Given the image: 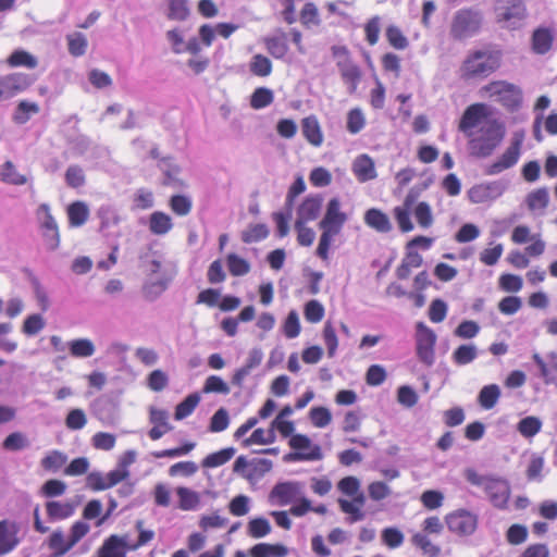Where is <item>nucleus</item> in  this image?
I'll return each mask as SVG.
<instances>
[{"label": "nucleus", "mask_w": 557, "mask_h": 557, "mask_svg": "<svg viewBox=\"0 0 557 557\" xmlns=\"http://www.w3.org/2000/svg\"><path fill=\"white\" fill-rule=\"evenodd\" d=\"M502 66V53L495 50H470L458 67V77L465 83L484 81Z\"/></svg>", "instance_id": "nucleus-1"}, {"label": "nucleus", "mask_w": 557, "mask_h": 557, "mask_svg": "<svg viewBox=\"0 0 557 557\" xmlns=\"http://www.w3.org/2000/svg\"><path fill=\"white\" fill-rule=\"evenodd\" d=\"M465 478L470 484L482 486L494 507L499 509L507 507L510 497V486L506 480L482 475L472 468L466 469Z\"/></svg>", "instance_id": "nucleus-2"}, {"label": "nucleus", "mask_w": 557, "mask_h": 557, "mask_svg": "<svg viewBox=\"0 0 557 557\" xmlns=\"http://www.w3.org/2000/svg\"><path fill=\"white\" fill-rule=\"evenodd\" d=\"M505 136V126L496 119L487 120L479 129V135L469 140L471 153L485 158L493 153Z\"/></svg>", "instance_id": "nucleus-3"}, {"label": "nucleus", "mask_w": 557, "mask_h": 557, "mask_svg": "<svg viewBox=\"0 0 557 557\" xmlns=\"http://www.w3.org/2000/svg\"><path fill=\"white\" fill-rule=\"evenodd\" d=\"M331 53L336 62L341 78L347 85L350 94H355L362 78L361 67L354 61L349 49L343 45L331 47Z\"/></svg>", "instance_id": "nucleus-4"}, {"label": "nucleus", "mask_w": 557, "mask_h": 557, "mask_svg": "<svg viewBox=\"0 0 557 557\" xmlns=\"http://www.w3.org/2000/svg\"><path fill=\"white\" fill-rule=\"evenodd\" d=\"M481 92L495 98L510 112L517 111L522 103V90L519 86L507 81H492L481 88Z\"/></svg>", "instance_id": "nucleus-5"}, {"label": "nucleus", "mask_w": 557, "mask_h": 557, "mask_svg": "<svg viewBox=\"0 0 557 557\" xmlns=\"http://www.w3.org/2000/svg\"><path fill=\"white\" fill-rule=\"evenodd\" d=\"M481 26V12L471 8H463L455 12L449 34L455 40H465L479 33Z\"/></svg>", "instance_id": "nucleus-6"}, {"label": "nucleus", "mask_w": 557, "mask_h": 557, "mask_svg": "<svg viewBox=\"0 0 557 557\" xmlns=\"http://www.w3.org/2000/svg\"><path fill=\"white\" fill-rule=\"evenodd\" d=\"M448 530L458 536H469L478 528V516L467 509H457L445 516Z\"/></svg>", "instance_id": "nucleus-7"}, {"label": "nucleus", "mask_w": 557, "mask_h": 557, "mask_svg": "<svg viewBox=\"0 0 557 557\" xmlns=\"http://www.w3.org/2000/svg\"><path fill=\"white\" fill-rule=\"evenodd\" d=\"M289 446L295 453L284 457L286 461H314L322 459L320 446L311 445L310 438L305 434H295L289 440Z\"/></svg>", "instance_id": "nucleus-8"}, {"label": "nucleus", "mask_w": 557, "mask_h": 557, "mask_svg": "<svg viewBox=\"0 0 557 557\" xmlns=\"http://www.w3.org/2000/svg\"><path fill=\"white\" fill-rule=\"evenodd\" d=\"M37 215L40 220L39 228L47 249H58L61 242L60 231L55 219L51 214L49 205L41 203L37 209Z\"/></svg>", "instance_id": "nucleus-9"}, {"label": "nucleus", "mask_w": 557, "mask_h": 557, "mask_svg": "<svg viewBox=\"0 0 557 557\" xmlns=\"http://www.w3.org/2000/svg\"><path fill=\"white\" fill-rule=\"evenodd\" d=\"M436 335L423 322L417 324V356L421 362L432 366L435 359Z\"/></svg>", "instance_id": "nucleus-10"}, {"label": "nucleus", "mask_w": 557, "mask_h": 557, "mask_svg": "<svg viewBox=\"0 0 557 557\" xmlns=\"http://www.w3.org/2000/svg\"><path fill=\"white\" fill-rule=\"evenodd\" d=\"M496 12L497 22L513 29L525 17L527 8L522 0H502Z\"/></svg>", "instance_id": "nucleus-11"}, {"label": "nucleus", "mask_w": 557, "mask_h": 557, "mask_svg": "<svg viewBox=\"0 0 557 557\" xmlns=\"http://www.w3.org/2000/svg\"><path fill=\"white\" fill-rule=\"evenodd\" d=\"M490 115L488 107L485 103L476 102L466 108L463 111L459 124V132L463 133L468 137L473 136V129L480 125L483 119Z\"/></svg>", "instance_id": "nucleus-12"}, {"label": "nucleus", "mask_w": 557, "mask_h": 557, "mask_svg": "<svg viewBox=\"0 0 557 557\" xmlns=\"http://www.w3.org/2000/svg\"><path fill=\"white\" fill-rule=\"evenodd\" d=\"M522 148V138H513L507 149L493 163H491L485 173L487 175H497L517 164Z\"/></svg>", "instance_id": "nucleus-13"}, {"label": "nucleus", "mask_w": 557, "mask_h": 557, "mask_svg": "<svg viewBox=\"0 0 557 557\" xmlns=\"http://www.w3.org/2000/svg\"><path fill=\"white\" fill-rule=\"evenodd\" d=\"M347 215L341 210V202L337 198H332L327 202L326 212L320 221L319 226L322 231L337 235L345 222Z\"/></svg>", "instance_id": "nucleus-14"}, {"label": "nucleus", "mask_w": 557, "mask_h": 557, "mask_svg": "<svg viewBox=\"0 0 557 557\" xmlns=\"http://www.w3.org/2000/svg\"><path fill=\"white\" fill-rule=\"evenodd\" d=\"M18 527L14 521H0V556L11 553L20 543Z\"/></svg>", "instance_id": "nucleus-15"}, {"label": "nucleus", "mask_w": 557, "mask_h": 557, "mask_svg": "<svg viewBox=\"0 0 557 557\" xmlns=\"http://www.w3.org/2000/svg\"><path fill=\"white\" fill-rule=\"evenodd\" d=\"M126 539L119 535H110L98 549V557H125L131 550Z\"/></svg>", "instance_id": "nucleus-16"}, {"label": "nucleus", "mask_w": 557, "mask_h": 557, "mask_svg": "<svg viewBox=\"0 0 557 557\" xmlns=\"http://www.w3.org/2000/svg\"><path fill=\"white\" fill-rule=\"evenodd\" d=\"M366 225L377 233L386 234L393 230L389 216L377 208H370L364 212Z\"/></svg>", "instance_id": "nucleus-17"}, {"label": "nucleus", "mask_w": 557, "mask_h": 557, "mask_svg": "<svg viewBox=\"0 0 557 557\" xmlns=\"http://www.w3.org/2000/svg\"><path fill=\"white\" fill-rule=\"evenodd\" d=\"M352 173L360 183L374 180L376 171L372 158L368 154L357 157L352 163Z\"/></svg>", "instance_id": "nucleus-18"}, {"label": "nucleus", "mask_w": 557, "mask_h": 557, "mask_svg": "<svg viewBox=\"0 0 557 557\" xmlns=\"http://www.w3.org/2000/svg\"><path fill=\"white\" fill-rule=\"evenodd\" d=\"M322 198L319 196H308L304 199L297 210L296 221L310 222L315 220L321 211Z\"/></svg>", "instance_id": "nucleus-19"}, {"label": "nucleus", "mask_w": 557, "mask_h": 557, "mask_svg": "<svg viewBox=\"0 0 557 557\" xmlns=\"http://www.w3.org/2000/svg\"><path fill=\"white\" fill-rule=\"evenodd\" d=\"M45 507L50 521L65 520L75 512V505L70 500H49L46 503Z\"/></svg>", "instance_id": "nucleus-20"}, {"label": "nucleus", "mask_w": 557, "mask_h": 557, "mask_svg": "<svg viewBox=\"0 0 557 557\" xmlns=\"http://www.w3.org/2000/svg\"><path fill=\"white\" fill-rule=\"evenodd\" d=\"M413 202L414 196L411 193H409L404 200V206H398L393 209L394 218L398 224L399 230L403 233H409L413 230V224L411 222L409 212Z\"/></svg>", "instance_id": "nucleus-21"}, {"label": "nucleus", "mask_w": 557, "mask_h": 557, "mask_svg": "<svg viewBox=\"0 0 557 557\" xmlns=\"http://www.w3.org/2000/svg\"><path fill=\"white\" fill-rule=\"evenodd\" d=\"M301 131L304 137L314 147H320L323 143V133L320 123L314 115L307 116L301 121Z\"/></svg>", "instance_id": "nucleus-22"}, {"label": "nucleus", "mask_w": 557, "mask_h": 557, "mask_svg": "<svg viewBox=\"0 0 557 557\" xmlns=\"http://www.w3.org/2000/svg\"><path fill=\"white\" fill-rule=\"evenodd\" d=\"M300 492L298 482H284L276 484L271 491V498L277 500L280 505L289 504Z\"/></svg>", "instance_id": "nucleus-23"}, {"label": "nucleus", "mask_w": 557, "mask_h": 557, "mask_svg": "<svg viewBox=\"0 0 557 557\" xmlns=\"http://www.w3.org/2000/svg\"><path fill=\"white\" fill-rule=\"evenodd\" d=\"M554 41V36L549 28L540 27L532 35V50L537 54L547 53Z\"/></svg>", "instance_id": "nucleus-24"}, {"label": "nucleus", "mask_w": 557, "mask_h": 557, "mask_svg": "<svg viewBox=\"0 0 557 557\" xmlns=\"http://www.w3.org/2000/svg\"><path fill=\"white\" fill-rule=\"evenodd\" d=\"M69 225L71 227H81L89 218V209L83 201H74L66 209Z\"/></svg>", "instance_id": "nucleus-25"}, {"label": "nucleus", "mask_w": 557, "mask_h": 557, "mask_svg": "<svg viewBox=\"0 0 557 557\" xmlns=\"http://www.w3.org/2000/svg\"><path fill=\"white\" fill-rule=\"evenodd\" d=\"M267 51L275 59H283L288 52L287 36L281 33L263 39Z\"/></svg>", "instance_id": "nucleus-26"}, {"label": "nucleus", "mask_w": 557, "mask_h": 557, "mask_svg": "<svg viewBox=\"0 0 557 557\" xmlns=\"http://www.w3.org/2000/svg\"><path fill=\"white\" fill-rule=\"evenodd\" d=\"M497 185L495 183L479 184L470 188L468 191L469 200L472 203H484L495 197Z\"/></svg>", "instance_id": "nucleus-27"}, {"label": "nucleus", "mask_w": 557, "mask_h": 557, "mask_svg": "<svg viewBox=\"0 0 557 557\" xmlns=\"http://www.w3.org/2000/svg\"><path fill=\"white\" fill-rule=\"evenodd\" d=\"M525 203L531 212L544 211L549 203V195L547 188L540 187L529 193L525 197Z\"/></svg>", "instance_id": "nucleus-28"}, {"label": "nucleus", "mask_w": 557, "mask_h": 557, "mask_svg": "<svg viewBox=\"0 0 557 557\" xmlns=\"http://www.w3.org/2000/svg\"><path fill=\"white\" fill-rule=\"evenodd\" d=\"M173 227L172 219L162 211H154L149 218V230L154 235H164Z\"/></svg>", "instance_id": "nucleus-29"}, {"label": "nucleus", "mask_w": 557, "mask_h": 557, "mask_svg": "<svg viewBox=\"0 0 557 557\" xmlns=\"http://www.w3.org/2000/svg\"><path fill=\"white\" fill-rule=\"evenodd\" d=\"M176 495L178 497V507L184 511L196 510L200 505V495L199 493L185 487L178 486L176 490Z\"/></svg>", "instance_id": "nucleus-30"}, {"label": "nucleus", "mask_w": 557, "mask_h": 557, "mask_svg": "<svg viewBox=\"0 0 557 557\" xmlns=\"http://www.w3.org/2000/svg\"><path fill=\"white\" fill-rule=\"evenodd\" d=\"M288 550L283 544L259 543L251 547V557H286Z\"/></svg>", "instance_id": "nucleus-31"}, {"label": "nucleus", "mask_w": 557, "mask_h": 557, "mask_svg": "<svg viewBox=\"0 0 557 557\" xmlns=\"http://www.w3.org/2000/svg\"><path fill=\"white\" fill-rule=\"evenodd\" d=\"M7 64L10 67H26L35 69L38 65V60L35 55L23 49L14 50L7 59Z\"/></svg>", "instance_id": "nucleus-32"}, {"label": "nucleus", "mask_w": 557, "mask_h": 557, "mask_svg": "<svg viewBox=\"0 0 557 557\" xmlns=\"http://www.w3.org/2000/svg\"><path fill=\"white\" fill-rule=\"evenodd\" d=\"M0 181L15 186L25 185L27 183V176L21 174L12 161H5L0 166Z\"/></svg>", "instance_id": "nucleus-33"}, {"label": "nucleus", "mask_w": 557, "mask_h": 557, "mask_svg": "<svg viewBox=\"0 0 557 557\" xmlns=\"http://www.w3.org/2000/svg\"><path fill=\"white\" fill-rule=\"evenodd\" d=\"M236 450L233 447L223 448L219 451L211 453L206 456L201 466L203 468H218L228 462L235 455Z\"/></svg>", "instance_id": "nucleus-34"}, {"label": "nucleus", "mask_w": 557, "mask_h": 557, "mask_svg": "<svg viewBox=\"0 0 557 557\" xmlns=\"http://www.w3.org/2000/svg\"><path fill=\"white\" fill-rule=\"evenodd\" d=\"M168 13L166 17L171 21L183 22L190 15L188 0H166Z\"/></svg>", "instance_id": "nucleus-35"}, {"label": "nucleus", "mask_w": 557, "mask_h": 557, "mask_svg": "<svg viewBox=\"0 0 557 557\" xmlns=\"http://www.w3.org/2000/svg\"><path fill=\"white\" fill-rule=\"evenodd\" d=\"M226 265L232 276H244L251 270L249 261L235 252L226 256Z\"/></svg>", "instance_id": "nucleus-36"}, {"label": "nucleus", "mask_w": 557, "mask_h": 557, "mask_svg": "<svg viewBox=\"0 0 557 557\" xmlns=\"http://www.w3.org/2000/svg\"><path fill=\"white\" fill-rule=\"evenodd\" d=\"M411 543L429 557H438L441 554V547L434 544L424 533H414L411 536Z\"/></svg>", "instance_id": "nucleus-37"}, {"label": "nucleus", "mask_w": 557, "mask_h": 557, "mask_svg": "<svg viewBox=\"0 0 557 557\" xmlns=\"http://www.w3.org/2000/svg\"><path fill=\"white\" fill-rule=\"evenodd\" d=\"M500 397V389L496 384L483 386L478 396V401L483 409H492Z\"/></svg>", "instance_id": "nucleus-38"}, {"label": "nucleus", "mask_w": 557, "mask_h": 557, "mask_svg": "<svg viewBox=\"0 0 557 557\" xmlns=\"http://www.w3.org/2000/svg\"><path fill=\"white\" fill-rule=\"evenodd\" d=\"M276 440L275 432L272 428L269 430L256 429L251 435L242 442L243 447H249L253 444L268 445L274 443Z\"/></svg>", "instance_id": "nucleus-39"}, {"label": "nucleus", "mask_w": 557, "mask_h": 557, "mask_svg": "<svg viewBox=\"0 0 557 557\" xmlns=\"http://www.w3.org/2000/svg\"><path fill=\"white\" fill-rule=\"evenodd\" d=\"M249 70L251 74L258 77H267L269 76L273 71V65L271 60L261 54H255L249 63Z\"/></svg>", "instance_id": "nucleus-40"}, {"label": "nucleus", "mask_w": 557, "mask_h": 557, "mask_svg": "<svg viewBox=\"0 0 557 557\" xmlns=\"http://www.w3.org/2000/svg\"><path fill=\"white\" fill-rule=\"evenodd\" d=\"M49 548L53 552V557H61L66 554L74 545L69 539H64L61 531H54L51 533L48 542Z\"/></svg>", "instance_id": "nucleus-41"}, {"label": "nucleus", "mask_w": 557, "mask_h": 557, "mask_svg": "<svg viewBox=\"0 0 557 557\" xmlns=\"http://www.w3.org/2000/svg\"><path fill=\"white\" fill-rule=\"evenodd\" d=\"M200 403V396L198 393L189 394L183 401L175 407L174 418L180 421L190 416L198 404Z\"/></svg>", "instance_id": "nucleus-42"}, {"label": "nucleus", "mask_w": 557, "mask_h": 557, "mask_svg": "<svg viewBox=\"0 0 557 557\" xmlns=\"http://www.w3.org/2000/svg\"><path fill=\"white\" fill-rule=\"evenodd\" d=\"M70 354L75 358H87L95 354V345L88 338L73 339L69 343Z\"/></svg>", "instance_id": "nucleus-43"}, {"label": "nucleus", "mask_w": 557, "mask_h": 557, "mask_svg": "<svg viewBox=\"0 0 557 557\" xmlns=\"http://www.w3.org/2000/svg\"><path fill=\"white\" fill-rule=\"evenodd\" d=\"M274 100V94L270 88L258 87L250 96V107L255 110L270 106Z\"/></svg>", "instance_id": "nucleus-44"}, {"label": "nucleus", "mask_w": 557, "mask_h": 557, "mask_svg": "<svg viewBox=\"0 0 557 557\" xmlns=\"http://www.w3.org/2000/svg\"><path fill=\"white\" fill-rule=\"evenodd\" d=\"M269 236V228L265 224L258 223L249 225L242 232V240L245 244L258 243Z\"/></svg>", "instance_id": "nucleus-45"}, {"label": "nucleus", "mask_w": 557, "mask_h": 557, "mask_svg": "<svg viewBox=\"0 0 557 557\" xmlns=\"http://www.w3.org/2000/svg\"><path fill=\"white\" fill-rule=\"evenodd\" d=\"M273 463L269 459L255 458L249 462V470L245 473V478L248 480H255L263 476L265 473L271 471Z\"/></svg>", "instance_id": "nucleus-46"}, {"label": "nucleus", "mask_w": 557, "mask_h": 557, "mask_svg": "<svg viewBox=\"0 0 557 557\" xmlns=\"http://www.w3.org/2000/svg\"><path fill=\"white\" fill-rule=\"evenodd\" d=\"M271 532V525L268 519L263 517L253 518L248 522L247 533L252 539H261Z\"/></svg>", "instance_id": "nucleus-47"}, {"label": "nucleus", "mask_w": 557, "mask_h": 557, "mask_svg": "<svg viewBox=\"0 0 557 557\" xmlns=\"http://www.w3.org/2000/svg\"><path fill=\"white\" fill-rule=\"evenodd\" d=\"M300 22L305 27L319 26L321 24L319 9L313 2H307L302 7Z\"/></svg>", "instance_id": "nucleus-48"}, {"label": "nucleus", "mask_w": 557, "mask_h": 557, "mask_svg": "<svg viewBox=\"0 0 557 557\" xmlns=\"http://www.w3.org/2000/svg\"><path fill=\"white\" fill-rule=\"evenodd\" d=\"M39 110L40 109L37 103L22 100L17 104L13 120L17 124H25L29 120L30 114H37Z\"/></svg>", "instance_id": "nucleus-49"}, {"label": "nucleus", "mask_w": 557, "mask_h": 557, "mask_svg": "<svg viewBox=\"0 0 557 557\" xmlns=\"http://www.w3.org/2000/svg\"><path fill=\"white\" fill-rule=\"evenodd\" d=\"M309 419L313 426L322 429L331 423L332 413L326 407H312L309 411Z\"/></svg>", "instance_id": "nucleus-50"}, {"label": "nucleus", "mask_w": 557, "mask_h": 557, "mask_svg": "<svg viewBox=\"0 0 557 557\" xmlns=\"http://www.w3.org/2000/svg\"><path fill=\"white\" fill-rule=\"evenodd\" d=\"M542 428V423L536 417H525L521 419L517 425L519 433L529 438L536 435Z\"/></svg>", "instance_id": "nucleus-51"}, {"label": "nucleus", "mask_w": 557, "mask_h": 557, "mask_svg": "<svg viewBox=\"0 0 557 557\" xmlns=\"http://www.w3.org/2000/svg\"><path fill=\"white\" fill-rule=\"evenodd\" d=\"M69 52L73 57L85 54L87 49V39L82 33H74L66 36Z\"/></svg>", "instance_id": "nucleus-52"}, {"label": "nucleus", "mask_w": 557, "mask_h": 557, "mask_svg": "<svg viewBox=\"0 0 557 557\" xmlns=\"http://www.w3.org/2000/svg\"><path fill=\"white\" fill-rule=\"evenodd\" d=\"M65 183L71 188H81L86 183V176L79 165H71L65 171Z\"/></svg>", "instance_id": "nucleus-53"}, {"label": "nucleus", "mask_w": 557, "mask_h": 557, "mask_svg": "<svg viewBox=\"0 0 557 557\" xmlns=\"http://www.w3.org/2000/svg\"><path fill=\"white\" fill-rule=\"evenodd\" d=\"M499 288L507 293H518L523 286L522 278L519 275L505 273L498 278Z\"/></svg>", "instance_id": "nucleus-54"}, {"label": "nucleus", "mask_w": 557, "mask_h": 557, "mask_svg": "<svg viewBox=\"0 0 557 557\" xmlns=\"http://www.w3.org/2000/svg\"><path fill=\"white\" fill-rule=\"evenodd\" d=\"M386 38L388 44L397 50H404L408 47V39L397 26L389 25L386 28Z\"/></svg>", "instance_id": "nucleus-55"}, {"label": "nucleus", "mask_w": 557, "mask_h": 557, "mask_svg": "<svg viewBox=\"0 0 557 557\" xmlns=\"http://www.w3.org/2000/svg\"><path fill=\"white\" fill-rule=\"evenodd\" d=\"M169 206L171 210L181 216L187 215L191 211V200L184 195H174L171 197Z\"/></svg>", "instance_id": "nucleus-56"}, {"label": "nucleus", "mask_w": 557, "mask_h": 557, "mask_svg": "<svg viewBox=\"0 0 557 557\" xmlns=\"http://www.w3.org/2000/svg\"><path fill=\"white\" fill-rule=\"evenodd\" d=\"M420 502L424 508L434 510L443 505L444 495L440 491L426 490L421 494Z\"/></svg>", "instance_id": "nucleus-57"}, {"label": "nucleus", "mask_w": 557, "mask_h": 557, "mask_svg": "<svg viewBox=\"0 0 557 557\" xmlns=\"http://www.w3.org/2000/svg\"><path fill=\"white\" fill-rule=\"evenodd\" d=\"M28 446L27 437L22 432L9 434L2 442V447L9 451L21 450Z\"/></svg>", "instance_id": "nucleus-58"}, {"label": "nucleus", "mask_w": 557, "mask_h": 557, "mask_svg": "<svg viewBox=\"0 0 557 557\" xmlns=\"http://www.w3.org/2000/svg\"><path fill=\"white\" fill-rule=\"evenodd\" d=\"M202 392L205 394L218 393V394L227 395L230 393V387L222 380V377H220L218 375H210L207 377V380L203 384Z\"/></svg>", "instance_id": "nucleus-59"}, {"label": "nucleus", "mask_w": 557, "mask_h": 557, "mask_svg": "<svg viewBox=\"0 0 557 557\" xmlns=\"http://www.w3.org/2000/svg\"><path fill=\"white\" fill-rule=\"evenodd\" d=\"M66 462V456L59 450H52L41 459V467L47 471H57Z\"/></svg>", "instance_id": "nucleus-60"}, {"label": "nucleus", "mask_w": 557, "mask_h": 557, "mask_svg": "<svg viewBox=\"0 0 557 557\" xmlns=\"http://www.w3.org/2000/svg\"><path fill=\"white\" fill-rule=\"evenodd\" d=\"M366 125L362 111L358 108L351 109L347 114V131L350 134H358Z\"/></svg>", "instance_id": "nucleus-61"}, {"label": "nucleus", "mask_w": 557, "mask_h": 557, "mask_svg": "<svg viewBox=\"0 0 557 557\" xmlns=\"http://www.w3.org/2000/svg\"><path fill=\"white\" fill-rule=\"evenodd\" d=\"M413 214L421 227L428 228L432 225L433 215L429 203L424 201L419 202L414 208Z\"/></svg>", "instance_id": "nucleus-62"}, {"label": "nucleus", "mask_w": 557, "mask_h": 557, "mask_svg": "<svg viewBox=\"0 0 557 557\" xmlns=\"http://www.w3.org/2000/svg\"><path fill=\"white\" fill-rule=\"evenodd\" d=\"M168 384L169 376L164 371L160 369L153 370L147 377V386L153 392L163 391Z\"/></svg>", "instance_id": "nucleus-63"}, {"label": "nucleus", "mask_w": 557, "mask_h": 557, "mask_svg": "<svg viewBox=\"0 0 557 557\" xmlns=\"http://www.w3.org/2000/svg\"><path fill=\"white\" fill-rule=\"evenodd\" d=\"M476 358V349L473 345H460L453 354L457 364H468Z\"/></svg>", "instance_id": "nucleus-64"}]
</instances>
